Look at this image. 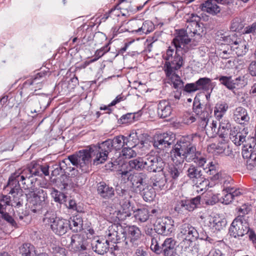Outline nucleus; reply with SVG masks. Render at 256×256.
<instances>
[{
  "mask_svg": "<svg viewBox=\"0 0 256 256\" xmlns=\"http://www.w3.org/2000/svg\"><path fill=\"white\" fill-rule=\"evenodd\" d=\"M242 28V24H241L240 20L236 18L232 20L230 28L234 31H239Z\"/></svg>",
  "mask_w": 256,
  "mask_h": 256,
  "instance_id": "59",
  "label": "nucleus"
},
{
  "mask_svg": "<svg viewBox=\"0 0 256 256\" xmlns=\"http://www.w3.org/2000/svg\"><path fill=\"white\" fill-rule=\"evenodd\" d=\"M228 108V104L225 102L216 104L214 110L216 116L218 119L221 118L227 111Z\"/></svg>",
  "mask_w": 256,
  "mask_h": 256,
  "instance_id": "37",
  "label": "nucleus"
},
{
  "mask_svg": "<svg viewBox=\"0 0 256 256\" xmlns=\"http://www.w3.org/2000/svg\"><path fill=\"white\" fill-rule=\"evenodd\" d=\"M252 210V206L249 204H244L240 208H238V212H240V215L242 218V216L246 214H248Z\"/></svg>",
  "mask_w": 256,
  "mask_h": 256,
  "instance_id": "60",
  "label": "nucleus"
},
{
  "mask_svg": "<svg viewBox=\"0 0 256 256\" xmlns=\"http://www.w3.org/2000/svg\"><path fill=\"white\" fill-rule=\"evenodd\" d=\"M232 119L237 124H245L249 122L250 116L246 109L238 106L234 110Z\"/></svg>",
  "mask_w": 256,
  "mask_h": 256,
  "instance_id": "22",
  "label": "nucleus"
},
{
  "mask_svg": "<svg viewBox=\"0 0 256 256\" xmlns=\"http://www.w3.org/2000/svg\"><path fill=\"white\" fill-rule=\"evenodd\" d=\"M140 236L141 232L138 227L135 226L128 227L126 230V245L130 248H136L141 242Z\"/></svg>",
  "mask_w": 256,
  "mask_h": 256,
  "instance_id": "15",
  "label": "nucleus"
},
{
  "mask_svg": "<svg viewBox=\"0 0 256 256\" xmlns=\"http://www.w3.org/2000/svg\"><path fill=\"white\" fill-rule=\"evenodd\" d=\"M216 165L213 164L212 162H209L206 168H203V170L208 174L212 175L215 180L218 179L220 174L216 169Z\"/></svg>",
  "mask_w": 256,
  "mask_h": 256,
  "instance_id": "39",
  "label": "nucleus"
},
{
  "mask_svg": "<svg viewBox=\"0 0 256 256\" xmlns=\"http://www.w3.org/2000/svg\"><path fill=\"white\" fill-rule=\"evenodd\" d=\"M230 124L227 120H222L220 122L218 134L222 138H226L228 135V130L230 128Z\"/></svg>",
  "mask_w": 256,
  "mask_h": 256,
  "instance_id": "35",
  "label": "nucleus"
},
{
  "mask_svg": "<svg viewBox=\"0 0 256 256\" xmlns=\"http://www.w3.org/2000/svg\"><path fill=\"white\" fill-rule=\"evenodd\" d=\"M149 26H152V23L150 22H142V25L139 27L138 30L134 31L140 34H148L151 32L152 28H150Z\"/></svg>",
  "mask_w": 256,
  "mask_h": 256,
  "instance_id": "50",
  "label": "nucleus"
},
{
  "mask_svg": "<svg viewBox=\"0 0 256 256\" xmlns=\"http://www.w3.org/2000/svg\"><path fill=\"white\" fill-rule=\"evenodd\" d=\"M62 164H66L65 160H62V162H60V166H57V167L52 171V176H57L60 174H62L64 172V166H62Z\"/></svg>",
  "mask_w": 256,
  "mask_h": 256,
  "instance_id": "61",
  "label": "nucleus"
},
{
  "mask_svg": "<svg viewBox=\"0 0 256 256\" xmlns=\"http://www.w3.org/2000/svg\"><path fill=\"white\" fill-rule=\"evenodd\" d=\"M1 217L2 219L9 223L11 226H16V224L15 220L12 218V217L8 213L6 212H4L2 215L1 216Z\"/></svg>",
  "mask_w": 256,
  "mask_h": 256,
  "instance_id": "62",
  "label": "nucleus"
},
{
  "mask_svg": "<svg viewBox=\"0 0 256 256\" xmlns=\"http://www.w3.org/2000/svg\"><path fill=\"white\" fill-rule=\"evenodd\" d=\"M210 146L212 147V148L216 149V152L218 154L227 155V154L225 152L226 148V144H218V145L212 144Z\"/></svg>",
  "mask_w": 256,
  "mask_h": 256,
  "instance_id": "58",
  "label": "nucleus"
},
{
  "mask_svg": "<svg viewBox=\"0 0 256 256\" xmlns=\"http://www.w3.org/2000/svg\"><path fill=\"white\" fill-rule=\"evenodd\" d=\"M41 78V76L39 74H38L34 78L28 80L26 82V84L28 85L36 84L38 86H36L35 88L40 89V88L42 87V82L40 81Z\"/></svg>",
  "mask_w": 256,
  "mask_h": 256,
  "instance_id": "52",
  "label": "nucleus"
},
{
  "mask_svg": "<svg viewBox=\"0 0 256 256\" xmlns=\"http://www.w3.org/2000/svg\"><path fill=\"white\" fill-rule=\"evenodd\" d=\"M192 136H187L180 138L170 152L172 160L176 164L194 162L200 167L204 166L206 159L196 152V146L192 143Z\"/></svg>",
  "mask_w": 256,
  "mask_h": 256,
  "instance_id": "2",
  "label": "nucleus"
},
{
  "mask_svg": "<svg viewBox=\"0 0 256 256\" xmlns=\"http://www.w3.org/2000/svg\"><path fill=\"white\" fill-rule=\"evenodd\" d=\"M97 192L101 198L106 200L112 198L114 195V188L104 182H100L98 184Z\"/></svg>",
  "mask_w": 256,
  "mask_h": 256,
  "instance_id": "25",
  "label": "nucleus"
},
{
  "mask_svg": "<svg viewBox=\"0 0 256 256\" xmlns=\"http://www.w3.org/2000/svg\"><path fill=\"white\" fill-rule=\"evenodd\" d=\"M136 136V133H132L130 134L128 138L125 137L123 136H118L114 137L112 140H111L113 149L116 150H120L124 144L128 145V143L130 144V141H133L134 143V146L136 145L138 142Z\"/></svg>",
  "mask_w": 256,
  "mask_h": 256,
  "instance_id": "20",
  "label": "nucleus"
},
{
  "mask_svg": "<svg viewBox=\"0 0 256 256\" xmlns=\"http://www.w3.org/2000/svg\"><path fill=\"white\" fill-rule=\"evenodd\" d=\"M18 252L22 256H33L35 254V248L30 244L25 243L19 247Z\"/></svg>",
  "mask_w": 256,
  "mask_h": 256,
  "instance_id": "33",
  "label": "nucleus"
},
{
  "mask_svg": "<svg viewBox=\"0 0 256 256\" xmlns=\"http://www.w3.org/2000/svg\"><path fill=\"white\" fill-rule=\"evenodd\" d=\"M238 39L235 34H232L228 36H224L223 34L220 37V40L222 41V44L223 42L230 45V46H232V45L235 43V41H237Z\"/></svg>",
  "mask_w": 256,
  "mask_h": 256,
  "instance_id": "45",
  "label": "nucleus"
},
{
  "mask_svg": "<svg viewBox=\"0 0 256 256\" xmlns=\"http://www.w3.org/2000/svg\"><path fill=\"white\" fill-rule=\"evenodd\" d=\"M51 195L56 202L62 204L66 202V196L64 193L56 189L52 190L51 192Z\"/></svg>",
  "mask_w": 256,
  "mask_h": 256,
  "instance_id": "44",
  "label": "nucleus"
},
{
  "mask_svg": "<svg viewBox=\"0 0 256 256\" xmlns=\"http://www.w3.org/2000/svg\"><path fill=\"white\" fill-rule=\"evenodd\" d=\"M250 230L248 224L240 216L236 217L229 228V234L234 238L242 236Z\"/></svg>",
  "mask_w": 256,
  "mask_h": 256,
  "instance_id": "12",
  "label": "nucleus"
},
{
  "mask_svg": "<svg viewBox=\"0 0 256 256\" xmlns=\"http://www.w3.org/2000/svg\"><path fill=\"white\" fill-rule=\"evenodd\" d=\"M153 145L154 148L160 150H164V148H168L160 134L154 136Z\"/></svg>",
  "mask_w": 256,
  "mask_h": 256,
  "instance_id": "41",
  "label": "nucleus"
},
{
  "mask_svg": "<svg viewBox=\"0 0 256 256\" xmlns=\"http://www.w3.org/2000/svg\"><path fill=\"white\" fill-rule=\"evenodd\" d=\"M160 134L162 138H163V140H164V142L168 147H169L176 139L175 134L170 132L169 133Z\"/></svg>",
  "mask_w": 256,
  "mask_h": 256,
  "instance_id": "49",
  "label": "nucleus"
},
{
  "mask_svg": "<svg viewBox=\"0 0 256 256\" xmlns=\"http://www.w3.org/2000/svg\"><path fill=\"white\" fill-rule=\"evenodd\" d=\"M25 171L26 173L28 174V180H29L30 182L32 183L30 178L33 176H40V166L36 164L35 166H33L32 168H25Z\"/></svg>",
  "mask_w": 256,
  "mask_h": 256,
  "instance_id": "43",
  "label": "nucleus"
},
{
  "mask_svg": "<svg viewBox=\"0 0 256 256\" xmlns=\"http://www.w3.org/2000/svg\"><path fill=\"white\" fill-rule=\"evenodd\" d=\"M132 146V148L136 146V145L132 146V145L129 144L128 146ZM122 154L126 158H130L136 156V152L130 147L124 148L122 150Z\"/></svg>",
  "mask_w": 256,
  "mask_h": 256,
  "instance_id": "51",
  "label": "nucleus"
},
{
  "mask_svg": "<svg viewBox=\"0 0 256 256\" xmlns=\"http://www.w3.org/2000/svg\"><path fill=\"white\" fill-rule=\"evenodd\" d=\"M154 229L158 234L168 236L173 230L172 222L166 218H158L154 224Z\"/></svg>",
  "mask_w": 256,
  "mask_h": 256,
  "instance_id": "16",
  "label": "nucleus"
},
{
  "mask_svg": "<svg viewBox=\"0 0 256 256\" xmlns=\"http://www.w3.org/2000/svg\"><path fill=\"white\" fill-rule=\"evenodd\" d=\"M220 82L228 89L232 90V76H220L218 78Z\"/></svg>",
  "mask_w": 256,
  "mask_h": 256,
  "instance_id": "48",
  "label": "nucleus"
},
{
  "mask_svg": "<svg viewBox=\"0 0 256 256\" xmlns=\"http://www.w3.org/2000/svg\"><path fill=\"white\" fill-rule=\"evenodd\" d=\"M138 192L142 196L146 202L152 201L156 196L154 188L151 186H144L142 188L141 191H138Z\"/></svg>",
  "mask_w": 256,
  "mask_h": 256,
  "instance_id": "32",
  "label": "nucleus"
},
{
  "mask_svg": "<svg viewBox=\"0 0 256 256\" xmlns=\"http://www.w3.org/2000/svg\"><path fill=\"white\" fill-rule=\"evenodd\" d=\"M28 174L25 170H18V171L12 174L9 178L7 184V187L10 188V194L15 197L21 190L20 188V182L24 186L29 182Z\"/></svg>",
  "mask_w": 256,
  "mask_h": 256,
  "instance_id": "9",
  "label": "nucleus"
},
{
  "mask_svg": "<svg viewBox=\"0 0 256 256\" xmlns=\"http://www.w3.org/2000/svg\"><path fill=\"white\" fill-rule=\"evenodd\" d=\"M26 196L30 204V210L34 213L39 212L46 206L47 194L43 190H35L31 188Z\"/></svg>",
  "mask_w": 256,
  "mask_h": 256,
  "instance_id": "6",
  "label": "nucleus"
},
{
  "mask_svg": "<svg viewBox=\"0 0 256 256\" xmlns=\"http://www.w3.org/2000/svg\"><path fill=\"white\" fill-rule=\"evenodd\" d=\"M91 244L92 250L101 255L106 253L110 246L108 240L104 239L93 240Z\"/></svg>",
  "mask_w": 256,
  "mask_h": 256,
  "instance_id": "24",
  "label": "nucleus"
},
{
  "mask_svg": "<svg viewBox=\"0 0 256 256\" xmlns=\"http://www.w3.org/2000/svg\"><path fill=\"white\" fill-rule=\"evenodd\" d=\"M180 256H198V250L195 248L194 250H190L185 248L182 250Z\"/></svg>",
  "mask_w": 256,
  "mask_h": 256,
  "instance_id": "56",
  "label": "nucleus"
},
{
  "mask_svg": "<svg viewBox=\"0 0 256 256\" xmlns=\"http://www.w3.org/2000/svg\"><path fill=\"white\" fill-rule=\"evenodd\" d=\"M180 234L184 236L183 238L186 240L192 242L198 238L201 240L204 238H202L198 230L190 224L185 223L182 224L180 227Z\"/></svg>",
  "mask_w": 256,
  "mask_h": 256,
  "instance_id": "18",
  "label": "nucleus"
},
{
  "mask_svg": "<svg viewBox=\"0 0 256 256\" xmlns=\"http://www.w3.org/2000/svg\"><path fill=\"white\" fill-rule=\"evenodd\" d=\"M248 84L246 78L244 76H240L232 80V90L234 88H240L246 86Z\"/></svg>",
  "mask_w": 256,
  "mask_h": 256,
  "instance_id": "42",
  "label": "nucleus"
},
{
  "mask_svg": "<svg viewBox=\"0 0 256 256\" xmlns=\"http://www.w3.org/2000/svg\"><path fill=\"white\" fill-rule=\"evenodd\" d=\"M172 43L174 46H170L166 52L164 70L174 87L180 89L184 88V82L176 72L184 64L183 55L188 50V47L186 46H184L180 44Z\"/></svg>",
  "mask_w": 256,
  "mask_h": 256,
  "instance_id": "1",
  "label": "nucleus"
},
{
  "mask_svg": "<svg viewBox=\"0 0 256 256\" xmlns=\"http://www.w3.org/2000/svg\"><path fill=\"white\" fill-rule=\"evenodd\" d=\"M224 4V0H207L201 4L200 8L202 11L214 15L220 12V8L216 4Z\"/></svg>",
  "mask_w": 256,
  "mask_h": 256,
  "instance_id": "23",
  "label": "nucleus"
},
{
  "mask_svg": "<svg viewBox=\"0 0 256 256\" xmlns=\"http://www.w3.org/2000/svg\"><path fill=\"white\" fill-rule=\"evenodd\" d=\"M242 32L243 34H256V22H254L252 24L246 26L244 28Z\"/></svg>",
  "mask_w": 256,
  "mask_h": 256,
  "instance_id": "63",
  "label": "nucleus"
},
{
  "mask_svg": "<svg viewBox=\"0 0 256 256\" xmlns=\"http://www.w3.org/2000/svg\"><path fill=\"white\" fill-rule=\"evenodd\" d=\"M198 180L196 183V186L198 188V192H202L207 190V188L210 185V182L208 180L204 178H200Z\"/></svg>",
  "mask_w": 256,
  "mask_h": 256,
  "instance_id": "47",
  "label": "nucleus"
},
{
  "mask_svg": "<svg viewBox=\"0 0 256 256\" xmlns=\"http://www.w3.org/2000/svg\"><path fill=\"white\" fill-rule=\"evenodd\" d=\"M118 174L124 179L130 181L133 188L136 192L141 191L144 186V184L148 178L147 175L144 172H134L130 170L120 169Z\"/></svg>",
  "mask_w": 256,
  "mask_h": 256,
  "instance_id": "10",
  "label": "nucleus"
},
{
  "mask_svg": "<svg viewBox=\"0 0 256 256\" xmlns=\"http://www.w3.org/2000/svg\"><path fill=\"white\" fill-rule=\"evenodd\" d=\"M198 90H208L211 86V80L208 78H202L196 82Z\"/></svg>",
  "mask_w": 256,
  "mask_h": 256,
  "instance_id": "40",
  "label": "nucleus"
},
{
  "mask_svg": "<svg viewBox=\"0 0 256 256\" xmlns=\"http://www.w3.org/2000/svg\"><path fill=\"white\" fill-rule=\"evenodd\" d=\"M248 134V128H240L234 126L230 128L229 138L236 146H240L246 143V138Z\"/></svg>",
  "mask_w": 256,
  "mask_h": 256,
  "instance_id": "14",
  "label": "nucleus"
},
{
  "mask_svg": "<svg viewBox=\"0 0 256 256\" xmlns=\"http://www.w3.org/2000/svg\"><path fill=\"white\" fill-rule=\"evenodd\" d=\"M208 222L210 223L209 226H210L214 232H218L223 230L226 224V220L218 216L210 217L208 218Z\"/></svg>",
  "mask_w": 256,
  "mask_h": 256,
  "instance_id": "28",
  "label": "nucleus"
},
{
  "mask_svg": "<svg viewBox=\"0 0 256 256\" xmlns=\"http://www.w3.org/2000/svg\"><path fill=\"white\" fill-rule=\"evenodd\" d=\"M172 111L170 102L166 100L160 102L158 105V114L161 118H165L169 116Z\"/></svg>",
  "mask_w": 256,
  "mask_h": 256,
  "instance_id": "29",
  "label": "nucleus"
},
{
  "mask_svg": "<svg viewBox=\"0 0 256 256\" xmlns=\"http://www.w3.org/2000/svg\"><path fill=\"white\" fill-rule=\"evenodd\" d=\"M187 175L190 178H204L202 172L200 168L190 166L187 170Z\"/></svg>",
  "mask_w": 256,
  "mask_h": 256,
  "instance_id": "36",
  "label": "nucleus"
},
{
  "mask_svg": "<svg viewBox=\"0 0 256 256\" xmlns=\"http://www.w3.org/2000/svg\"><path fill=\"white\" fill-rule=\"evenodd\" d=\"M108 236L111 240H116L115 242H120L126 240V230L122 227L117 224H112L108 227Z\"/></svg>",
  "mask_w": 256,
  "mask_h": 256,
  "instance_id": "19",
  "label": "nucleus"
},
{
  "mask_svg": "<svg viewBox=\"0 0 256 256\" xmlns=\"http://www.w3.org/2000/svg\"><path fill=\"white\" fill-rule=\"evenodd\" d=\"M200 196H197L190 199H184L176 202L174 210L178 214H184L193 211L200 204Z\"/></svg>",
  "mask_w": 256,
  "mask_h": 256,
  "instance_id": "13",
  "label": "nucleus"
},
{
  "mask_svg": "<svg viewBox=\"0 0 256 256\" xmlns=\"http://www.w3.org/2000/svg\"><path fill=\"white\" fill-rule=\"evenodd\" d=\"M121 169L130 170L134 169L138 170H145V158H138L132 160L128 164L122 166Z\"/></svg>",
  "mask_w": 256,
  "mask_h": 256,
  "instance_id": "27",
  "label": "nucleus"
},
{
  "mask_svg": "<svg viewBox=\"0 0 256 256\" xmlns=\"http://www.w3.org/2000/svg\"><path fill=\"white\" fill-rule=\"evenodd\" d=\"M135 213L134 216L140 222H146L149 217L148 210L146 208H138L133 212Z\"/></svg>",
  "mask_w": 256,
  "mask_h": 256,
  "instance_id": "38",
  "label": "nucleus"
},
{
  "mask_svg": "<svg viewBox=\"0 0 256 256\" xmlns=\"http://www.w3.org/2000/svg\"><path fill=\"white\" fill-rule=\"evenodd\" d=\"M168 172L173 179H176L181 174L182 170L175 166H172L169 168Z\"/></svg>",
  "mask_w": 256,
  "mask_h": 256,
  "instance_id": "57",
  "label": "nucleus"
},
{
  "mask_svg": "<svg viewBox=\"0 0 256 256\" xmlns=\"http://www.w3.org/2000/svg\"><path fill=\"white\" fill-rule=\"evenodd\" d=\"M201 28L198 22L196 20H191L188 22L185 30H182L179 31L178 36L173 40L172 42L177 44H180L185 46L190 41V37L196 34L200 35Z\"/></svg>",
  "mask_w": 256,
  "mask_h": 256,
  "instance_id": "7",
  "label": "nucleus"
},
{
  "mask_svg": "<svg viewBox=\"0 0 256 256\" xmlns=\"http://www.w3.org/2000/svg\"><path fill=\"white\" fill-rule=\"evenodd\" d=\"M164 166L162 159L159 156H150L145 158V170L149 172H160Z\"/></svg>",
  "mask_w": 256,
  "mask_h": 256,
  "instance_id": "17",
  "label": "nucleus"
},
{
  "mask_svg": "<svg viewBox=\"0 0 256 256\" xmlns=\"http://www.w3.org/2000/svg\"><path fill=\"white\" fill-rule=\"evenodd\" d=\"M43 222L46 224L50 226L52 232L58 236L64 235L68 229V220L57 217L54 214L47 212L44 215Z\"/></svg>",
  "mask_w": 256,
  "mask_h": 256,
  "instance_id": "8",
  "label": "nucleus"
},
{
  "mask_svg": "<svg viewBox=\"0 0 256 256\" xmlns=\"http://www.w3.org/2000/svg\"><path fill=\"white\" fill-rule=\"evenodd\" d=\"M196 114L197 115L196 117H195L194 116V114H191L190 113H186L183 116L182 118V121L184 123L187 124H190L195 122L196 120H198V116L196 112Z\"/></svg>",
  "mask_w": 256,
  "mask_h": 256,
  "instance_id": "53",
  "label": "nucleus"
},
{
  "mask_svg": "<svg viewBox=\"0 0 256 256\" xmlns=\"http://www.w3.org/2000/svg\"><path fill=\"white\" fill-rule=\"evenodd\" d=\"M223 194L224 196L222 202L226 204H229L234 200L232 197L233 195L232 194V192H229L228 187L226 188L225 190H224Z\"/></svg>",
  "mask_w": 256,
  "mask_h": 256,
  "instance_id": "55",
  "label": "nucleus"
},
{
  "mask_svg": "<svg viewBox=\"0 0 256 256\" xmlns=\"http://www.w3.org/2000/svg\"><path fill=\"white\" fill-rule=\"evenodd\" d=\"M68 222V228L74 232H78L82 229V220L80 218L74 216Z\"/></svg>",
  "mask_w": 256,
  "mask_h": 256,
  "instance_id": "34",
  "label": "nucleus"
},
{
  "mask_svg": "<svg viewBox=\"0 0 256 256\" xmlns=\"http://www.w3.org/2000/svg\"><path fill=\"white\" fill-rule=\"evenodd\" d=\"M230 48L231 50L235 52L238 56H243L247 52L246 42L240 38L235 41V43Z\"/></svg>",
  "mask_w": 256,
  "mask_h": 256,
  "instance_id": "30",
  "label": "nucleus"
},
{
  "mask_svg": "<svg viewBox=\"0 0 256 256\" xmlns=\"http://www.w3.org/2000/svg\"><path fill=\"white\" fill-rule=\"evenodd\" d=\"M250 74L252 76H256V60L252 61L248 68Z\"/></svg>",
  "mask_w": 256,
  "mask_h": 256,
  "instance_id": "64",
  "label": "nucleus"
},
{
  "mask_svg": "<svg viewBox=\"0 0 256 256\" xmlns=\"http://www.w3.org/2000/svg\"><path fill=\"white\" fill-rule=\"evenodd\" d=\"M92 152H95L96 158L94 164L98 165L104 162L107 159L108 154L113 149L111 140L108 139L98 146H92Z\"/></svg>",
  "mask_w": 256,
  "mask_h": 256,
  "instance_id": "11",
  "label": "nucleus"
},
{
  "mask_svg": "<svg viewBox=\"0 0 256 256\" xmlns=\"http://www.w3.org/2000/svg\"><path fill=\"white\" fill-rule=\"evenodd\" d=\"M88 244V240L84 236L78 234H73L70 238L69 248L74 252H82L86 250Z\"/></svg>",
  "mask_w": 256,
  "mask_h": 256,
  "instance_id": "21",
  "label": "nucleus"
},
{
  "mask_svg": "<svg viewBox=\"0 0 256 256\" xmlns=\"http://www.w3.org/2000/svg\"><path fill=\"white\" fill-rule=\"evenodd\" d=\"M180 96V92L178 91L174 92V93L172 94L170 98L168 99L169 101L168 102H170V105H172L174 106L177 105L178 104Z\"/></svg>",
  "mask_w": 256,
  "mask_h": 256,
  "instance_id": "54",
  "label": "nucleus"
},
{
  "mask_svg": "<svg viewBox=\"0 0 256 256\" xmlns=\"http://www.w3.org/2000/svg\"><path fill=\"white\" fill-rule=\"evenodd\" d=\"M242 156L244 158H247L246 166L249 170H252V168L256 166V150H244L242 152Z\"/></svg>",
  "mask_w": 256,
  "mask_h": 256,
  "instance_id": "31",
  "label": "nucleus"
},
{
  "mask_svg": "<svg viewBox=\"0 0 256 256\" xmlns=\"http://www.w3.org/2000/svg\"><path fill=\"white\" fill-rule=\"evenodd\" d=\"M92 146L89 148L80 150L68 157V160L74 165L81 170L82 172L88 171L90 165L91 159L96 158L95 152H92Z\"/></svg>",
  "mask_w": 256,
  "mask_h": 256,
  "instance_id": "4",
  "label": "nucleus"
},
{
  "mask_svg": "<svg viewBox=\"0 0 256 256\" xmlns=\"http://www.w3.org/2000/svg\"><path fill=\"white\" fill-rule=\"evenodd\" d=\"M193 109L194 112L198 114L199 126L204 128L206 134L210 137H214L218 134V130L217 128V122L212 120L208 124L209 114L206 111L202 110V106L199 101L194 100L193 105Z\"/></svg>",
  "mask_w": 256,
  "mask_h": 256,
  "instance_id": "3",
  "label": "nucleus"
},
{
  "mask_svg": "<svg viewBox=\"0 0 256 256\" xmlns=\"http://www.w3.org/2000/svg\"><path fill=\"white\" fill-rule=\"evenodd\" d=\"M166 182V178L164 176L157 178L153 182L152 187L154 188V190H162L165 186Z\"/></svg>",
  "mask_w": 256,
  "mask_h": 256,
  "instance_id": "46",
  "label": "nucleus"
},
{
  "mask_svg": "<svg viewBox=\"0 0 256 256\" xmlns=\"http://www.w3.org/2000/svg\"><path fill=\"white\" fill-rule=\"evenodd\" d=\"M119 200L121 208L115 211V213L120 220H124L126 218L130 216L134 212V202L130 192L124 190H122L121 192L119 193Z\"/></svg>",
  "mask_w": 256,
  "mask_h": 256,
  "instance_id": "5",
  "label": "nucleus"
},
{
  "mask_svg": "<svg viewBox=\"0 0 256 256\" xmlns=\"http://www.w3.org/2000/svg\"><path fill=\"white\" fill-rule=\"evenodd\" d=\"M176 242L172 238L165 240L160 246V252H163L164 256H174Z\"/></svg>",
  "mask_w": 256,
  "mask_h": 256,
  "instance_id": "26",
  "label": "nucleus"
}]
</instances>
